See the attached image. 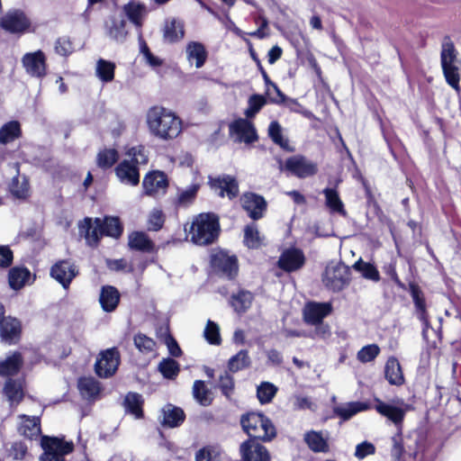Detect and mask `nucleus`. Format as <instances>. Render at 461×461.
<instances>
[{"label": "nucleus", "mask_w": 461, "mask_h": 461, "mask_svg": "<svg viewBox=\"0 0 461 461\" xmlns=\"http://www.w3.org/2000/svg\"><path fill=\"white\" fill-rule=\"evenodd\" d=\"M146 123L150 134L163 140L176 139L183 130L179 116L162 105L151 106L147 111Z\"/></svg>", "instance_id": "1"}, {"label": "nucleus", "mask_w": 461, "mask_h": 461, "mask_svg": "<svg viewBox=\"0 0 461 461\" xmlns=\"http://www.w3.org/2000/svg\"><path fill=\"white\" fill-rule=\"evenodd\" d=\"M375 402L376 403L375 411L392 421L398 429V433L392 438V456L399 459L404 452L402 440V425L405 414L412 410V407L400 398L394 399L391 402H384L379 398H375Z\"/></svg>", "instance_id": "2"}, {"label": "nucleus", "mask_w": 461, "mask_h": 461, "mask_svg": "<svg viewBox=\"0 0 461 461\" xmlns=\"http://www.w3.org/2000/svg\"><path fill=\"white\" fill-rule=\"evenodd\" d=\"M148 155L142 145L131 147L115 167V175L125 185H137L140 182V167L148 163Z\"/></svg>", "instance_id": "3"}, {"label": "nucleus", "mask_w": 461, "mask_h": 461, "mask_svg": "<svg viewBox=\"0 0 461 461\" xmlns=\"http://www.w3.org/2000/svg\"><path fill=\"white\" fill-rule=\"evenodd\" d=\"M440 63L447 83L455 90L459 91L461 59L448 36L445 37L442 41Z\"/></svg>", "instance_id": "4"}, {"label": "nucleus", "mask_w": 461, "mask_h": 461, "mask_svg": "<svg viewBox=\"0 0 461 461\" xmlns=\"http://www.w3.org/2000/svg\"><path fill=\"white\" fill-rule=\"evenodd\" d=\"M218 232V217L214 213L203 212L194 219L190 227L189 236L193 243L207 245L214 241Z\"/></svg>", "instance_id": "5"}, {"label": "nucleus", "mask_w": 461, "mask_h": 461, "mask_svg": "<svg viewBox=\"0 0 461 461\" xmlns=\"http://www.w3.org/2000/svg\"><path fill=\"white\" fill-rule=\"evenodd\" d=\"M243 430L251 438L270 441L276 436L272 421L260 412H249L240 418Z\"/></svg>", "instance_id": "6"}, {"label": "nucleus", "mask_w": 461, "mask_h": 461, "mask_svg": "<svg viewBox=\"0 0 461 461\" xmlns=\"http://www.w3.org/2000/svg\"><path fill=\"white\" fill-rule=\"evenodd\" d=\"M349 281L350 269L345 264L330 263L326 267L322 282L328 289L339 292L349 284Z\"/></svg>", "instance_id": "7"}, {"label": "nucleus", "mask_w": 461, "mask_h": 461, "mask_svg": "<svg viewBox=\"0 0 461 461\" xmlns=\"http://www.w3.org/2000/svg\"><path fill=\"white\" fill-rule=\"evenodd\" d=\"M41 447L44 449L41 461H65L64 456L72 452L74 447L72 442L47 436L41 438Z\"/></svg>", "instance_id": "8"}, {"label": "nucleus", "mask_w": 461, "mask_h": 461, "mask_svg": "<svg viewBox=\"0 0 461 461\" xmlns=\"http://www.w3.org/2000/svg\"><path fill=\"white\" fill-rule=\"evenodd\" d=\"M213 269L221 276L232 279L238 274V260L236 256L226 251H218L212 255L211 259Z\"/></svg>", "instance_id": "9"}, {"label": "nucleus", "mask_w": 461, "mask_h": 461, "mask_svg": "<svg viewBox=\"0 0 461 461\" xmlns=\"http://www.w3.org/2000/svg\"><path fill=\"white\" fill-rule=\"evenodd\" d=\"M285 168L300 178L313 176L318 171L316 163L300 155L287 158L285 164Z\"/></svg>", "instance_id": "10"}, {"label": "nucleus", "mask_w": 461, "mask_h": 461, "mask_svg": "<svg viewBox=\"0 0 461 461\" xmlns=\"http://www.w3.org/2000/svg\"><path fill=\"white\" fill-rule=\"evenodd\" d=\"M249 120L240 118L230 124V133L235 138L236 141L251 143L258 140L256 129Z\"/></svg>", "instance_id": "11"}, {"label": "nucleus", "mask_w": 461, "mask_h": 461, "mask_svg": "<svg viewBox=\"0 0 461 461\" xmlns=\"http://www.w3.org/2000/svg\"><path fill=\"white\" fill-rule=\"evenodd\" d=\"M22 63L26 73L32 77L40 78L46 75V57L41 50L24 54Z\"/></svg>", "instance_id": "12"}, {"label": "nucleus", "mask_w": 461, "mask_h": 461, "mask_svg": "<svg viewBox=\"0 0 461 461\" xmlns=\"http://www.w3.org/2000/svg\"><path fill=\"white\" fill-rule=\"evenodd\" d=\"M118 366L119 353L115 348H110L100 354L95 363V372L100 377H108L114 374Z\"/></svg>", "instance_id": "13"}, {"label": "nucleus", "mask_w": 461, "mask_h": 461, "mask_svg": "<svg viewBox=\"0 0 461 461\" xmlns=\"http://www.w3.org/2000/svg\"><path fill=\"white\" fill-rule=\"evenodd\" d=\"M77 275L76 266L68 260H60L54 264L50 269V276L65 289L68 288Z\"/></svg>", "instance_id": "14"}, {"label": "nucleus", "mask_w": 461, "mask_h": 461, "mask_svg": "<svg viewBox=\"0 0 461 461\" xmlns=\"http://www.w3.org/2000/svg\"><path fill=\"white\" fill-rule=\"evenodd\" d=\"M242 208L252 220L261 219L267 210L265 199L254 193L244 194L240 199Z\"/></svg>", "instance_id": "15"}, {"label": "nucleus", "mask_w": 461, "mask_h": 461, "mask_svg": "<svg viewBox=\"0 0 461 461\" xmlns=\"http://www.w3.org/2000/svg\"><path fill=\"white\" fill-rule=\"evenodd\" d=\"M240 453L245 461H271L267 447L253 439L241 444Z\"/></svg>", "instance_id": "16"}, {"label": "nucleus", "mask_w": 461, "mask_h": 461, "mask_svg": "<svg viewBox=\"0 0 461 461\" xmlns=\"http://www.w3.org/2000/svg\"><path fill=\"white\" fill-rule=\"evenodd\" d=\"M1 26L12 33H22L29 29L30 21L23 13L14 11L2 17Z\"/></svg>", "instance_id": "17"}, {"label": "nucleus", "mask_w": 461, "mask_h": 461, "mask_svg": "<svg viewBox=\"0 0 461 461\" xmlns=\"http://www.w3.org/2000/svg\"><path fill=\"white\" fill-rule=\"evenodd\" d=\"M143 189L148 195L165 194L167 187V176L160 171L149 173L143 179Z\"/></svg>", "instance_id": "18"}, {"label": "nucleus", "mask_w": 461, "mask_h": 461, "mask_svg": "<svg viewBox=\"0 0 461 461\" xmlns=\"http://www.w3.org/2000/svg\"><path fill=\"white\" fill-rule=\"evenodd\" d=\"M211 187L220 195H227L230 199L237 196L239 193L238 183L230 176H222L210 179Z\"/></svg>", "instance_id": "19"}, {"label": "nucleus", "mask_w": 461, "mask_h": 461, "mask_svg": "<svg viewBox=\"0 0 461 461\" xmlns=\"http://www.w3.org/2000/svg\"><path fill=\"white\" fill-rule=\"evenodd\" d=\"M331 304L329 303H310L305 305L303 318L307 323L316 325L330 313Z\"/></svg>", "instance_id": "20"}, {"label": "nucleus", "mask_w": 461, "mask_h": 461, "mask_svg": "<svg viewBox=\"0 0 461 461\" xmlns=\"http://www.w3.org/2000/svg\"><path fill=\"white\" fill-rule=\"evenodd\" d=\"M304 255L298 249H289L282 253L278 260L280 268L286 272L295 271L304 264Z\"/></svg>", "instance_id": "21"}, {"label": "nucleus", "mask_w": 461, "mask_h": 461, "mask_svg": "<svg viewBox=\"0 0 461 461\" xmlns=\"http://www.w3.org/2000/svg\"><path fill=\"white\" fill-rule=\"evenodd\" d=\"M106 33L117 41H123L127 36L126 21L122 14H114L105 23Z\"/></svg>", "instance_id": "22"}, {"label": "nucleus", "mask_w": 461, "mask_h": 461, "mask_svg": "<svg viewBox=\"0 0 461 461\" xmlns=\"http://www.w3.org/2000/svg\"><path fill=\"white\" fill-rule=\"evenodd\" d=\"M21 334L20 321L12 317H7L0 322V335L2 340L7 344L16 343Z\"/></svg>", "instance_id": "23"}, {"label": "nucleus", "mask_w": 461, "mask_h": 461, "mask_svg": "<svg viewBox=\"0 0 461 461\" xmlns=\"http://www.w3.org/2000/svg\"><path fill=\"white\" fill-rule=\"evenodd\" d=\"M18 432L29 439L36 438L41 434L40 419L35 416L19 415Z\"/></svg>", "instance_id": "24"}, {"label": "nucleus", "mask_w": 461, "mask_h": 461, "mask_svg": "<svg viewBox=\"0 0 461 461\" xmlns=\"http://www.w3.org/2000/svg\"><path fill=\"white\" fill-rule=\"evenodd\" d=\"M369 409L370 405L367 402H349L334 406L333 412L337 417H339L342 420H348L356 414L367 411Z\"/></svg>", "instance_id": "25"}, {"label": "nucleus", "mask_w": 461, "mask_h": 461, "mask_svg": "<svg viewBox=\"0 0 461 461\" xmlns=\"http://www.w3.org/2000/svg\"><path fill=\"white\" fill-rule=\"evenodd\" d=\"M123 14L135 27L140 28L148 14V9L145 5L131 1L123 6Z\"/></svg>", "instance_id": "26"}, {"label": "nucleus", "mask_w": 461, "mask_h": 461, "mask_svg": "<svg viewBox=\"0 0 461 461\" xmlns=\"http://www.w3.org/2000/svg\"><path fill=\"white\" fill-rule=\"evenodd\" d=\"M162 412V425L169 428H175L181 425L185 418L184 411L172 404H167L161 410Z\"/></svg>", "instance_id": "27"}, {"label": "nucleus", "mask_w": 461, "mask_h": 461, "mask_svg": "<svg viewBox=\"0 0 461 461\" xmlns=\"http://www.w3.org/2000/svg\"><path fill=\"white\" fill-rule=\"evenodd\" d=\"M384 375L390 384L400 386L404 384V376L397 358L389 357L384 366Z\"/></svg>", "instance_id": "28"}, {"label": "nucleus", "mask_w": 461, "mask_h": 461, "mask_svg": "<svg viewBox=\"0 0 461 461\" xmlns=\"http://www.w3.org/2000/svg\"><path fill=\"white\" fill-rule=\"evenodd\" d=\"M164 40L168 42H176L185 36L184 23L176 18L167 19L163 30Z\"/></svg>", "instance_id": "29"}, {"label": "nucleus", "mask_w": 461, "mask_h": 461, "mask_svg": "<svg viewBox=\"0 0 461 461\" xmlns=\"http://www.w3.org/2000/svg\"><path fill=\"white\" fill-rule=\"evenodd\" d=\"M186 59L190 63L194 61L195 67L200 68L203 66L207 59V51L203 43L198 41H190L185 48Z\"/></svg>", "instance_id": "30"}, {"label": "nucleus", "mask_w": 461, "mask_h": 461, "mask_svg": "<svg viewBox=\"0 0 461 461\" xmlns=\"http://www.w3.org/2000/svg\"><path fill=\"white\" fill-rule=\"evenodd\" d=\"M99 301L104 312H113L120 302V294L113 286H104L101 290Z\"/></svg>", "instance_id": "31"}, {"label": "nucleus", "mask_w": 461, "mask_h": 461, "mask_svg": "<svg viewBox=\"0 0 461 461\" xmlns=\"http://www.w3.org/2000/svg\"><path fill=\"white\" fill-rule=\"evenodd\" d=\"M4 393L12 405L18 404L24 395L23 380L8 379L4 387Z\"/></svg>", "instance_id": "32"}, {"label": "nucleus", "mask_w": 461, "mask_h": 461, "mask_svg": "<svg viewBox=\"0 0 461 461\" xmlns=\"http://www.w3.org/2000/svg\"><path fill=\"white\" fill-rule=\"evenodd\" d=\"M23 364L20 353H14L0 362V375L2 376L13 375L18 373Z\"/></svg>", "instance_id": "33"}, {"label": "nucleus", "mask_w": 461, "mask_h": 461, "mask_svg": "<svg viewBox=\"0 0 461 461\" xmlns=\"http://www.w3.org/2000/svg\"><path fill=\"white\" fill-rule=\"evenodd\" d=\"M304 441L313 452H328L329 444L321 432L309 431L304 435Z\"/></svg>", "instance_id": "34"}, {"label": "nucleus", "mask_w": 461, "mask_h": 461, "mask_svg": "<svg viewBox=\"0 0 461 461\" xmlns=\"http://www.w3.org/2000/svg\"><path fill=\"white\" fill-rule=\"evenodd\" d=\"M322 193L325 196V204L331 212H337L342 215L346 214L344 204L337 190L325 188Z\"/></svg>", "instance_id": "35"}, {"label": "nucleus", "mask_w": 461, "mask_h": 461, "mask_svg": "<svg viewBox=\"0 0 461 461\" xmlns=\"http://www.w3.org/2000/svg\"><path fill=\"white\" fill-rule=\"evenodd\" d=\"M31 273L25 267H14L9 271V285L14 290H19L30 280Z\"/></svg>", "instance_id": "36"}, {"label": "nucleus", "mask_w": 461, "mask_h": 461, "mask_svg": "<svg viewBox=\"0 0 461 461\" xmlns=\"http://www.w3.org/2000/svg\"><path fill=\"white\" fill-rule=\"evenodd\" d=\"M264 236L259 233L258 226L249 224L244 229V243L249 249H258L263 245Z\"/></svg>", "instance_id": "37"}, {"label": "nucleus", "mask_w": 461, "mask_h": 461, "mask_svg": "<svg viewBox=\"0 0 461 461\" xmlns=\"http://www.w3.org/2000/svg\"><path fill=\"white\" fill-rule=\"evenodd\" d=\"M77 386L81 395L86 399H94L100 393L98 382L91 377L80 378Z\"/></svg>", "instance_id": "38"}, {"label": "nucleus", "mask_w": 461, "mask_h": 461, "mask_svg": "<svg viewBox=\"0 0 461 461\" xmlns=\"http://www.w3.org/2000/svg\"><path fill=\"white\" fill-rule=\"evenodd\" d=\"M115 64L100 59L96 62L95 75L103 83L112 82L114 78Z\"/></svg>", "instance_id": "39"}, {"label": "nucleus", "mask_w": 461, "mask_h": 461, "mask_svg": "<svg viewBox=\"0 0 461 461\" xmlns=\"http://www.w3.org/2000/svg\"><path fill=\"white\" fill-rule=\"evenodd\" d=\"M353 268L359 272L361 276L367 280H371L373 282H378L380 280L379 271L375 265L369 262H365L362 258H359L355 262Z\"/></svg>", "instance_id": "40"}, {"label": "nucleus", "mask_w": 461, "mask_h": 461, "mask_svg": "<svg viewBox=\"0 0 461 461\" xmlns=\"http://www.w3.org/2000/svg\"><path fill=\"white\" fill-rule=\"evenodd\" d=\"M129 246L132 249L140 251H151L153 249L152 241L144 232L136 231L129 236Z\"/></svg>", "instance_id": "41"}, {"label": "nucleus", "mask_w": 461, "mask_h": 461, "mask_svg": "<svg viewBox=\"0 0 461 461\" xmlns=\"http://www.w3.org/2000/svg\"><path fill=\"white\" fill-rule=\"evenodd\" d=\"M142 404L143 400L140 394L136 393H129L124 400L126 411L132 414L135 418L140 419L142 417Z\"/></svg>", "instance_id": "42"}, {"label": "nucleus", "mask_w": 461, "mask_h": 461, "mask_svg": "<svg viewBox=\"0 0 461 461\" xmlns=\"http://www.w3.org/2000/svg\"><path fill=\"white\" fill-rule=\"evenodd\" d=\"M193 396L203 406H208L212 403V392L202 380H196L193 385Z\"/></svg>", "instance_id": "43"}, {"label": "nucleus", "mask_w": 461, "mask_h": 461, "mask_svg": "<svg viewBox=\"0 0 461 461\" xmlns=\"http://www.w3.org/2000/svg\"><path fill=\"white\" fill-rule=\"evenodd\" d=\"M21 134L20 124L16 121L4 124L0 129V143L6 144L14 141Z\"/></svg>", "instance_id": "44"}, {"label": "nucleus", "mask_w": 461, "mask_h": 461, "mask_svg": "<svg viewBox=\"0 0 461 461\" xmlns=\"http://www.w3.org/2000/svg\"><path fill=\"white\" fill-rule=\"evenodd\" d=\"M251 364L250 357L247 350H240L235 356L231 357L228 362V368L230 372L236 373L249 367Z\"/></svg>", "instance_id": "45"}, {"label": "nucleus", "mask_w": 461, "mask_h": 461, "mask_svg": "<svg viewBox=\"0 0 461 461\" xmlns=\"http://www.w3.org/2000/svg\"><path fill=\"white\" fill-rule=\"evenodd\" d=\"M86 223L87 225V230L85 235L86 240L89 246H95L97 245L99 239L104 235L101 227V220L95 219V226L91 225L90 219H86Z\"/></svg>", "instance_id": "46"}, {"label": "nucleus", "mask_w": 461, "mask_h": 461, "mask_svg": "<svg viewBox=\"0 0 461 461\" xmlns=\"http://www.w3.org/2000/svg\"><path fill=\"white\" fill-rule=\"evenodd\" d=\"M267 104V98L262 95H252L248 100V107L244 112L247 119H252Z\"/></svg>", "instance_id": "47"}, {"label": "nucleus", "mask_w": 461, "mask_h": 461, "mask_svg": "<svg viewBox=\"0 0 461 461\" xmlns=\"http://www.w3.org/2000/svg\"><path fill=\"white\" fill-rule=\"evenodd\" d=\"M119 158L118 151L114 149H104L97 154L96 162L101 168H110Z\"/></svg>", "instance_id": "48"}, {"label": "nucleus", "mask_w": 461, "mask_h": 461, "mask_svg": "<svg viewBox=\"0 0 461 461\" xmlns=\"http://www.w3.org/2000/svg\"><path fill=\"white\" fill-rule=\"evenodd\" d=\"M252 300L251 293L241 291L231 297V305L237 312H244L249 308Z\"/></svg>", "instance_id": "49"}, {"label": "nucleus", "mask_w": 461, "mask_h": 461, "mask_svg": "<svg viewBox=\"0 0 461 461\" xmlns=\"http://www.w3.org/2000/svg\"><path fill=\"white\" fill-rule=\"evenodd\" d=\"M277 387L269 382L261 383L257 389V396L261 404L269 403L275 397Z\"/></svg>", "instance_id": "50"}, {"label": "nucleus", "mask_w": 461, "mask_h": 461, "mask_svg": "<svg viewBox=\"0 0 461 461\" xmlns=\"http://www.w3.org/2000/svg\"><path fill=\"white\" fill-rule=\"evenodd\" d=\"M101 227L104 235L118 238L122 232V227L118 218L106 217L101 221Z\"/></svg>", "instance_id": "51"}, {"label": "nucleus", "mask_w": 461, "mask_h": 461, "mask_svg": "<svg viewBox=\"0 0 461 461\" xmlns=\"http://www.w3.org/2000/svg\"><path fill=\"white\" fill-rule=\"evenodd\" d=\"M10 191L17 198H25L29 194V184L25 176H14L10 184Z\"/></svg>", "instance_id": "52"}, {"label": "nucleus", "mask_w": 461, "mask_h": 461, "mask_svg": "<svg viewBox=\"0 0 461 461\" xmlns=\"http://www.w3.org/2000/svg\"><path fill=\"white\" fill-rule=\"evenodd\" d=\"M268 135L272 140L284 149H289L288 140L282 134V128L277 122H272L268 127Z\"/></svg>", "instance_id": "53"}, {"label": "nucleus", "mask_w": 461, "mask_h": 461, "mask_svg": "<svg viewBox=\"0 0 461 461\" xmlns=\"http://www.w3.org/2000/svg\"><path fill=\"white\" fill-rule=\"evenodd\" d=\"M199 188L200 185L198 184H192L185 189L179 190L177 195V203L182 206H186L193 203Z\"/></svg>", "instance_id": "54"}, {"label": "nucleus", "mask_w": 461, "mask_h": 461, "mask_svg": "<svg viewBox=\"0 0 461 461\" xmlns=\"http://www.w3.org/2000/svg\"><path fill=\"white\" fill-rule=\"evenodd\" d=\"M158 369L163 376L168 379L176 377L180 370L178 363L171 358L163 359L158 365Z\"/></svg>", "instance_id": "55"}, {"label": "nucleus", "mask_w": 461, "mask_h": 461, "mask_svg": "<svg viewBox=\"0 0 461 461\" xmlns=\"http://www.w3.org/2000/svg\"><path fill=\"white\" fill-rule=\"evenodd\" d=\"M203 336L206 341L212 345H220L221 342L220 328L212 321H208L203 330Z\"/></svg>", "instance_id": "56"}, {"label": "nucleus", "mask_w": 461, "mask_h": 461, "mask_svg": "<svg viewBox=\"0 0 461 461\" xmlns=\"http://www.w3.org/2000/svg\"><path fill=\"white\" fill-rule=\"evenodd\" d=\"M380 353V348L376 344H370L363 347L357 355L361 363L373 361Z\"/></svg>", "instance_id": "57"}, {"label": "nucleus", "mask_w": 461, "mask_h": 461, "mask_svg": "<svg viewBox=\"0 0 461 461\" xmlns=\"http://www.w3.org/2000/svg\"><path fill=\"white\" fill-rule=\"evenodd\" d=\"M195 461H221V452L215 447H205L197 451Z\"/></svg>", "instance_id": "58"}, {"label": "nucleus", "mask_w": 461, "mask_h": 461, "mask_svg": "<svg viewBox=\"0 0 461 461\" xmlns=\"http://www.w3.org/2000/svg\"><path fill=\"white\" fill-rule=\"evenodd\" d=\"M134 344L136 348L143 353H150L154 351L155 341L143 334H138L134 337Z\"/></svg>", "instance_id": "59"}, {"label": "nucleus", "mask_w": 461, "mask_h": 461, "mask_svg": "<svg viewBox=\"0 0 461 461\" xmlns=\"http://www.w3.org/2000/svg\"><path fill=\"white\" fill-rule=\"evenodd\" d=\"M219 386L224 395L230 397L234 388L233 377L227 372L220 376Z\"/></svg>", "instance_id": "60"}, {"label": "nucleus", "mask_w": 461, "mask_h": 461, "mask_svg": "<svg viewBox=\"0 0 461 461\" xmlns=\"http://www.w3.org/2000/svg\"><path fill=\"white\" fill-rule=\"evenodd\" d=\"M164 223V216L160 210L154 209L149 217V230H159Z\"/></svg>", "instance_id": "61"}, {"label": "nucleus", "mask_w": 461, "mask_h": 461, "mask_svg": "<svg viewBox=\"0 0 461 461\" xmlns=\"http://www.w3.org/2000/svg\"><path fill=\"white\" fill-rule=\"evenodd\" d=\"M375 452V446L368 441H364L356 447L355 456L358 459H363L367 456L373 455Z\"/></svg>", "instance_id": "62"}, {"label": "nucleus", "mask_w": 461, "mask_h": 461, "mask_svg": "<svg viewBox=\"0 0 461 461\" xmlns=\"http://www.w3.org/2000/svg\"><path fill=\"white\" fill-rule=\"evenodd\" d=\"M141 53L143 54L146 62L152 68H158L162 65L163 61L158 57L154 56L145 42L141 43L140 47Z\"/></svg>", "instance_id": "63"}, {"label": "nucleus", "mask_w": 461, "mask_h": 461, "mask_svg": "<svg viewBox=\"0 0 461 461\" xmlns=\"http://www.w3.org/2000/svg\"><path fill=\"white\" fill-rule=\"evenodd\" d=\"M57 53L61 56H67L73 52L74 48L72 42L68 38H60L57 41L55 46Z\"/></svg>", "instance_id": "64"}]
</instances>
